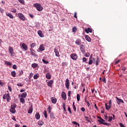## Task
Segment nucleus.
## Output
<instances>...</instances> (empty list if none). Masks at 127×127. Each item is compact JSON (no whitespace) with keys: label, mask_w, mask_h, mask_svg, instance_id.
Returning <instances> with one entry per match:
<instances>
[{"label":"nucleus","mask_w":127,"mask_h":127,"mask_svg":"<svg viewBox=\"0 0 127 127\" xmlns=\"http://www.w3.org/2000/svg\"><path fill=\"white\" fill-rule=\"evenodd\" d=\"M92 55V60L93 61V62L94 64H95L96 66H98L99 65V62H100V60H99V57L97 56H93V55Z\"/></svg>","instance_id":"obj_1"},{"label":"nucleus","mask_w":127,"mask_h":127,"mask_svg":"<svg viewBox=\"0 0 127 127\" xmlns=\"http://www.w3.org/2000/svg\"><path fill=\"white\" fill-rule=\"evenodd\" d=\"M16 108V104L13 103L10 105V109H9L10 113L12 114H15L16 113V110H15Z\"/></svg>","instance_id":"obj_2"},{"label":"nucleus","mask_w":127,"mask_h":127,"mask_svg":"<svg viewBox=\"0 0 127 127\" xmlns=\"http://www.w3.org/2000/svg\"><path fill=\"white\" fill-rule=\"evenodd\" d=\"M34 6H35V7H36L38 11H42V9H43V7L41 6V5L39 3L34 4Z\"/></svg>","instance_id":"obj_3"},{"label":"nucleus","mask_w":127,"mask_h":127,"mask_svg":"<svg viewBox=\"0 0 127 127\" xmlns=\"http://www.w3.org/2000/svg\"><path fill=\"white\" fill-rule=\"evenodd\" d=\"M9 53L11 55V56H14L15 55V53L13 52V48L9 46L8 47Z\"/></svg>","instance_id":"obj_4"},{"label":"nucleus","mask_w":127,"mask_h":127,"mask_svg":"<svg viewBox=\"0 0 127 127\" xmlns=\"http://www.w3.org/2000/svg\"><path fill=\"white\" fill-rule=\"evenodd\" d=\"M18 16L20 18V19L22 20L23 21H24L25 20V16H24V15L21 13H18Z\"/></svg>","instance_id":"obj_5"},{"label":"nucleus","mask_w":127,"mask_h":127,"mask_svg":"<svg viewBox=\"0 0 127 127\" xmlns=\"http://www.w3.org/2000/svg\"><path fill=\"white\" fill-rule=\"evenodd\" d=\"M45 49L44 48V45L41 44L39 49L37 50L38 52H41L42 51H44Z\"/></svg>","instance_id":"obj_6"},{"label":"nucleus","mask_w":127,"mask_h":127,"mask_svg":"<svg viewBox=\"0 0 127 127\" xmlns=\"http://www.w3.org/2000/svg\"><path fill=\"white\" fill-rule=\"evenodd\" d=\"M85 49H86V47L85 46V45H80V50L81 51L82 53H83V54H85Z\"/></svg>","instance_id":"obj_7"},{"label":"nucleus","mask_w":127,"mask_h":127,"mask_svg":"<svg viewBox=\"0 0 127 127\" xmlns=\"http://www.w3.org/2000/svg\"><path fill=\"white\" fill-rule=\"evenodd\" d=\"M65 86L67 90H69V86H70V82H69V79L67 78L65 80Z\"/></svg>","instance_id":"obj_8"},{"label":"nucleus","mask_w":127,"mask_h":127,"mask_svg":"<svg viewBox=\"0 0 127 127\" xmlns=\"http://www.w3.org/2000/svg\"><path fill=\"white\" fill-rule=\"evenodd\" d=\"M70 57L72 60H76L78 58V56H77V54L73 53L70 55Z\"/></svg>","instance_id":"obj_9"},{"label":"nucleus","mask_w":127,"mask_h":127,"mask_svg":"<svg viewBox=\"0 0 127 127\" xmlns=\"http://www.w3.org/2000/svg\"><path fill=\"white\" fill-rule=\"evenodd\" d=\"M62 98H63L64 101H66V100L67 99V96L66 95V93H65L64 92H63L62 93Z\"/></svg>","instance_id":"obj_10"},{"label":"nucleus","mask_w":127,"mask_h":127,"mask_svg":"<svg viewBox=\"0 0 127 127\" xmlns=\"http://www.w3.org/2000/svg\"><path fill=\"white\" fill-rule=\"evenodd\" d=\"M116 99L117 101H118V102L117 101V103L118 105H121V103H123V104H125V102H124V100H123L122 99H120L117 97H116Z\"/></svg>","instance_id":"obj_11"},{"label":"nucleus","mask_w":127,"mask_h":127,"mask_svg":"<svg viewBox=\"0 0 127 127\" xmlns=\"http://www.w3.org/2000/svg\"><path fill=\"white\" fill-rule=\"evenodd\" d=\"M75 44H76V45H81V44H82V41H81V39H77L75 42Z\"/></svg>","instance_id":"obj_12"},{"label":"nucleus","mask_w":127,"mask_h":127,"mask_svg":"<svg viewBox=\"0 0 127 127\" xmlns=\"http://www.w3.org/2000/svg\"><path fill=\"white\" fill-rule=\"evenodd\" d=\"M53 83H54L53 80H51L47 83V85L49 86V87L52 88V84H53Z\"/></svg>","instance_id":"obj_13"},{"label":"nucleus","mask_w":127,"mask_h":127,"mask_svg":"<svg viewBox=\"0 0 127 127\" xmlns=\"http://www.w3.org/2000/svg\"><path fill=\"white\" fill-rule=\"evenodd\" d=\"M54 52L55 53V56L57 57H60V55H59V52H58V50L57 49H54Z\"/></svg>","instance_id":"obj_14"},{"label":"nucleus","mask_w":127,"mask_h":127,"mask_svg":"<svg viewBox=\"0 0 127 127\" xmlns=\"http://www.w3.org/2000/svg\"><path fill=\"white\" fill-rule=\"evenodd\" d=\"M94 62H93V60H92V55H90L89 58V61L88 62V65H92Z\"/></svg>","instance_id":"obj_15"},{"label":"nucleus","mask_w":127,"mask_h":127,"mask_svg":"<svg viewBox=\"0 0 127 127\" xmlns=\"http://www.w3.org/2000/svg\"><path fill=\"white\" fill-rule=\"evenodd\" d=\"M6 99L7 102H9L10 101V95H9V93L6 94Z\"/></svg>","instance_id":"obj_16"},{"label":"nucleus","mask_w":127,"mask_h":127,"mask_svg":"<svg viewBox=\"0 0 127 127\" xmlns=\"http://www.w3.org/2000/svg\"><path fill=\"white\" fill-rule=\"evenodd\" d=\"M51 101L53 104H56V102H57V99L55 97H52L51 98Z\"/></svg>","instance_id":"obj_17"},{"label":"nucleus","mask_w":127,"mask_h":127,"mask_svg":"<svg viewBox=\"0 0 127 127\" xmlns=\"http://www.w3.org/2000/svg\"><path fill=\"white\" fill-rule=\"evenodd\" d=\"M85 32H92L93 30H92V29H91V28L88 27L85 29Z\"/></svg>","instance_id":"obj_18"},{"label":"nucleus","mask_w":127,"mask_h":127,"mask_svg":"<svg viewBox=\"0 0 127 127\" xmlns=\"http://www.w3.org/2000/svg\"><path fill=\"white\" fill-rule=\"evenodd\" d=\"M35 118L36 120H39L40 119V114H39V113L37 112L36 113Z\"/></svg>","instance_id":"obj_19"},{"label":"nucleus","mask_w":127,"mask_h":127,"mask_svg":"<svg viewBox=\"0 0 127 127\" xmlns=\"http://www.w3.org/2000/svg\"><path fill=\"white\" fill-rule=\"evenodd\" d=\"M105 107L107 111H109V110H110L112 108V106L111 105H108V104L107 103H105Z\"/></svg>","instance_id":"obj_20"},{"label":"nucleus","mask_w":127,"mask_h":127,"mask_svg":"<svg viewBox=\"0 0 127 127\" xmlns=\"http://www.w3.org/2000/svg\"><path fill=\"white\" fill-rule=\"evenodd\" d=\"M22 47L23 49H24L25 50H27V46L26 45V44L23 43L22 44Z\"/></svg>","instance_id":"obj_21"},{"label":"nucleus","mask_w":127,"mask_h":127,"mask_svg":"<svg viewBox=\"0 0 127 127\" xmlns=\"http://www.w3.org/2000/svg\"><path fill=\"white\" fill-rule=\"evenodd\" d=\"M98 122H99V123H100V124L104 125L105 121V120L103 119V118H101L100 120H98Z\"/></svg>","instance_id":"obj_22"},{"label":"nucleus","mask_w":127,"mask_h":127,"mask_svg":"<svg viewBox=\"0 0 127 127\" xmlns=\"http://www.w3.org/2000/svg\"><path fill=\"white\" fill-rule=\"evenodd\" d=\"M46 77L48 80H50V79H51V75L49 73H47L46 74Z\"/></svg>","instance_id":"obj_23"},{"label":"nucleus","mask_w":127,"mask_h":127,"mask_svg":"<svg viewBox=\"0 0 127 127\" xmlns=\"http://www.w3.org/2000/svg\"><path fill=\"white\" fill-rule=\"evenodd\" d=\"M27 96V93L26 92H24L21 94L22 98H26V96Z\"/></svg>","instance_id":"obj_24"},{"label":"nucleus","mask_w":127,"mask_h":127,"mask_svg":"<svg viewBox=\"0 0 127 127\" xmlns=\"http://www.w3.org/2000/svg\"><path fill=\"white\" fill-rule=\"evenodd\" d=\"M85 39L87 40V41H88V42H91V38H90V37L88 36H86Z\"/></svg>","instance_id":"obj_25"},{"label":"nucleus","mask_w":127,"mask_h":127,"mask_svg":"<svg viewBox=\"0 0 127 127\" xmlns=\"http://www.w3.org/2000/svg\"><path fill=\"white\" fill-rule=\"evenodd\" d=\"M20 102H21V103H22V104H24V103H25V99H24V98L21 97L20 98Z\"/></svg>","instance_id":"obj_26"},{"label":"nucleus","mask_w":127,"mask_h":127,"mask_svg":"<svg viewBox=\"0 0 127 127\" xmlns=\"http://www.w3.org/2000/svg\"><path fill=\"white\" fill-rule=\"evenodd\" d=\"M66 103H65L64 102L63 103V108L64 109V112H66Z\"/></svg>","instance_id":"obj_27"},{"label":"nucleus","mask_w":127,"mask_h":127,"mask_svg":"<svg viewBox=\"0 0 127 127\" xmlns=\"http://www.w3.org/2000/svg\"><path fill=\"white\" fill-rule=\"evenodd\" d=\"M33 111V108L32 107H31L28 111V114H32V112Z\"/></svg>","instance_id":"obj_28"},{"label":"nucleus","mask_w":127,"mask_h":127,"mask_svg":"<svg viewBox=\"0 0 127 127\" xmlns=\"http://www.w3.org/2000/svg\"><path fill=\"white\" fill-rule=\"evenodd\" d=\"M38 124L39 126H43V125H44V122H43V121H40L38 122Z\"/></svg>","instance_id":"obj_29"},{"label":"nucleus","mask_w":127,"mask_h":127,"mask_svg":"<svg viewBox=\"0 0 127 127\" xmlns=\"http://www.w3.org/2000/svg\"><path fill=\"white\" fill-rule=\"evenodd\" d=\"M31 55L32 56H34V57H37L38 55L35 53V52H31Z\"/></svg>","instance_id":"obj_30"},{"label":"nucleus","mask_w":127,"mask_h":127,"mask_svg":"<svg viewBox=\"0 0 127 127\" xmlns=\"http://www.w3.org/2000/svg\"><path fill=\"white\" fill-rule=\"evenodd\" d=\"M50 117L52 120H54V119H55V116L53 113L50 114Z\"/></svg>","instance_id":"obj_31"},{"label":"nucleus","mask_w":127,"mask_h":127,"mask_svg":"<svg viewBox=\"0 0 127 127\" xmlns=\"http://www.w3.org/2000/svg\"><path fill=\"white\" fill-rule=\"evenodd\" d=\"M38 34L40 37H44V35L42 32H38Z\"/></svg>","instance_id":"obj_32"},{"label":"nucleus","mask_w":127,"mask_h":127,"mask_svg":"<svg viewBox=\"0 0 127 127\" xmlns=\"http://www.w3.org/2000/svg\"><path fill=\"white\" fill-rule=\"evenodd\" d=\"M6 15H7V16H9V17H10V18H13V15H11V14L8 13H6Z\"/></svg>","instance_id":"obj_33"},{"label":"nucleus","mask_w":127,"mask_h":127,"mask_svg":"<svg viewBox=\"0 0 127 127\" xmlns=\"http://www.w3.org/2000/svg\"><path fill=\"white\" fill-rule=\"evenodd\" d=\"M72 108H73V110H74V112H76V106H75V102H73V104H72Z\"/></svg>","instance_id":"obj_34"},{"label":"nucleus","mask_w":127,"mask_h":127,"mask_svg":"<svg viewBox=\"0 0 127 127\" xmlns=\"http://www.w3.org/2000/svg\"><path fill=\"white\" fill-rule=\"evenodd\" d=\"M11 74L12 77H15V75H16V73H15V71H12L11 72Z\"/></svg>","instance_id":"obj_35"},{"label":"nucleus","mask_w":127,"mask_h":127,"mask_svg":"<svg viewBox=\"0 0 127 127\" xmlns=\"http://www.w3.org/2000/svg\"><path fill=\"white\" fill-rule=\"evenodd\" d=\"M38 66V64H32V67L33 68H36Z\"/></svg>","instance_id":"obj_36"},{"label":"nucleus","mask_w":127,"mask_h":127,"mask_svg":"<svg viewBox=\"0 0 127 127\" xmlns=\"http://www.w3.org/2000/svg\"><path fill=\"white\" fill-rule=\"evenodd\" d=\"M44 117H45V118L46 119H47L48 116H47V112H46V110H45V111H44Z\"/></svg>","instance_id":"obj_37"},{"label":"nucleus","mask_w":127,"mask_h":127,"mask_svg":"<svg viewBox=\"0 0 127 127\" xmlns=\"http://www.w3.org/2000/svg\"><path fill=\"white\" fill-rule=\"evenodd\" d=\"M36 45V44H35V43H32V44H31L30 47H31V48H34V47H35Z\"/></svg>","instance_id":"obj_38"},{"label":"nucleus","mask_w":127,"mask_h":127,"mask_svg":"<svg viewBox=\"0 0 127 127\" xmlns=\"http://www.w3.org/2000/svg\"><path fill=\"white\" fill-rule=\"evenodd\" d=\"M42 61H43V63H44V64H48L49 63V62L46 61L44 59H43Z\"/></svg>","instance_id":"obj_39"},{"label":"nucleus","mask_w":127,"mask_h":127,"mask_svg":"<svg viewBox=\"0 0 127 127\" xmlns=\"http://www.w3.org/2000/svg\"><path fill=\"white\" fill-rule=\"evenodd\" d=\"M72 123L73 125H76L77 126H78V127H80V124H79V123L76 122L75 121H73Z\"/></svg>","instance_id":"obj_40"},{"label":"nucleus","mask_w":127,"mask_h":127,"mask_svg":"<svg viewBox=\"0 0 127 127\" xmlns=\"http://www.w3.org/2000/svg\"><path fill=\"white\" fill-rule=\"evenodd\" d=\"M80 94H77V96H76V99L77 100V101L79 102V101H80Z\"/></svg>","instance_id":"obj_41"},{"label":"nucleus","mask_w":127,"mask_h":127,"mask_svg":"<svg viewBox=\"0 0 127 127\" xmlns=\"http://www.w3.org/2000/svg\"><path fill=\"white\" fill-rule=\"evenodd\" d=\"M76 31H77V27H73L72 28V32H76Z\"/></svg>","instance_id":"obj_42"},{"label":"nucleus","mask_w":127,"mask_h":127,"mask_svg":"<svg viewBox=\"0 0 127 127\" xmlns=\"http://www.w3.org/2000/svg\"><path fill=\"white\" fill-rule=\"evenodd\" d=\"M51 107L49 106L48 108V113L49 114H50V113H51Z\"/></svg>","instance_id":"obj_43"},{"label":"nucleus","mask_w":127,"mask_h":127,"mask_svg":"<svg viewBox=\"0 0 127 127\" xmlns=\"http://www.w3.org/2000/svg\"><path fill=\"white\" fill-rule=\"evenodd\" d=\"M20 3H22V4H24V0H18Z\"/></svg>","instance_id":"obj_44"},{"label":"nucleus","mask_w":127,"mask_h":127,"mask_svg":"<svg viewBox=\"0 0 127 127\" xmlns=\"http://www.w3.org/2000/svg\"><path fill=\"white\" fill-rule=\"evenodd\" d=\"M34 79H35V80H37V79H38V75H37V74H35L34 75Z\"/></svg>","instance_id":"obj_45"},{"label":"nucleus","mask_w":127,"mask_h":127,"mask_svg":"<svg viewBox=\"0 0 127 127\" xmlns=\"http://www.w3.org/2000/svg\"><path fill=\"white\" fill-rule=\"evenodd\" d=\"M8 89L10 92H12V89L11 88V87L10 86H8Z\"/></svg>","instance_id":"obj_46"},{"label":"nucleus","mask_w":127,"mask_h":127,"mask_svg":"<svg viewBox=\"0 0 127 127\" xmlns=\"http://www.w3.org/2000/svg\"><path fill=\"white\" fill-rule=\"evenodd\" d=\"M108 119H109L108 122H112V120H113V117H109Z\"/></svg>","instance_id":"obj_47"},{"label":"nucleus","mask_w":127,"mask_h":127,"mask_svg":"<svg viewBox=\"0 0 127 127\" xmlns=\"http://www.w3.org/2000/svg\"><path fill=\"white\" fill-rule=\"evenodd\" d=\"M33 76V73L32 72H31L29 74V79H30L31 78H32Z\"/></svg>","instance_id":"obj_48"},{"label":"nucleus","mask_w":127,"mask_h":127,"mask_svg":"<svg viewBox=\"0 0 127 127\" xmlns=\"http://www.w3.org/2000/svg\"><path fill=\"white\" fill-rule=\"evenodd\" d=\"M23 74V71H21L19 72V74H18V76H21V75H22Z\"/></svg>","instance_id":"obj_49"},{"label":"nucleus","mask_w":127,"mask_h":127,"mask_svg":"<svg viewBox=\"0 0 127 127\" xmlns=\"http://www.w3.org/2000/svg\"><path fill=\"white\" fill-rule=\"evenodd\" d=\"M67 63H66V62H63V63H62V66H67Z\"/></svg>","instance_id":"obj_50"},{"label":"nucleus","mask_w":127,"mask_h":127,"mask_svg":"<svg viewBox=\"0 0 127 127\" xmlns=\"http://www.w3.org/2000/svg\"><path fill=\"white\" fill-rule=\"evenodd\" d=\"M11 12H13V13H15L16 12V9H12Z\"/></svg>","instance_id":"obj_51"},{"label":"nucleus","mask_w":127,"mask_h":127,"mask_svg":"<svg viewBox=\"0 0 127 127\" xmlns=\"http://www.w3.org/2000/svg\"><path fill=\"white\" fill-rule=\"evenodd\" d=\"M84 56L85 57H89L90 56V54L89 53H87L85 54Z\"/></svg>","instance_id":"obj_52"},{"label":"nucleus","mask_w":127,"mask_h":127,"mask_svg":"<svg viewBox=\"0 0 127 127\" xmlns=\"http://www.w3.org/2000/svg\"><path fill=\"white\" fill-rule=\"evenodd\" d=\"M103 81L104 83H105V84L107 83V81H106V77L105 76L103 77Z\"/></svg>","instance_id":"obj_53"},{"label":"nucleus","mask_w":127,"mask_h":127,"mask_svg":"<svg viewBox=\"0 0 127 127\" xmlns=\"http://www.w3.org/2000/svg\"><path fill=\"white\" fill-rule=\"evenodd\" d=\"M82 61L83 62H87V59L86 58H83Z\"/></svg>","instance_id":"obj_54"},{"label":"nucleus","mask_w":127,"mask_h":127,"mask_svg":"<svg viewBox=\"0 0 127 127\" xmlns=\"http://www.w3.org/2000/svg\"><path fill=\"white\" fill-rule=\"evenodd\" d=\"M68 111L70 114H72V111H71V108H70V107H68Z\"/></svg>","instance_id":"obj_55"},{"label":"nucleus","mask_w":127,"mask_h":127,"mask_svg":"<svg viewBox=\"0 0 127 127\" xmlns=\"http://www.w3.org/2000/svg\"><path fill=\"white\" fill-rule=\"evenodd\" d=\"M103 125H105V126H111V124L108 123H103Z\"/></svg>","instance_id":"obj_56"},{"label":"nucleus","mask_w":127,"mask_h":127,"mask_svg":"<svg viewBox=\"0 0 127 127\" xmlns=\"http://www.w3.org/2000/svg\"><path fill=\"white\" fill-rule=\"evenodd\" d=\"M68 97H69V98H70V97H71V91H69L68 92Z\"/></svg>","instance_id":"obj_57"},{"label":"nucleus","mask_w":127,"mask_h":127,"mask_svg":"<svg viewBox=\"0 0 127 127\" xmlns=\"http://www.w3.org/2000/svg\"><path fill=\"white\" fill-rule=\"evenodd\" d=\"M17 86L18 87H22V84L21 83H18L17 84Z\"/></svg>","instance_id":"obj_58"},{"label":"nucleus","mask_w":127,"mask_h":127,"mask_svg":"<svg viewBox=\"0 0 127 127\" xmlns=\"http://www.w3.org/2000/svg\"><path fill=\"white\" fill-rule=\"evenodd\" d=\"M12 68H13V69H15L17 68V66H16V65L15 64H13V66H12Z\"/></svg>","instance_id":"obj_59"},{"label":"nucleus","mask_w":127,"mask_h":127,"mask_svg":"<svg viewBox=\"0 0 127 127\" xmlns=\"http://www.w3.org/2000/svg\"><path fill=\"white\" fill-rule=\"evenodd\" d=\"M119 125H120V127H126L125 126V125H124V124H123V123H120L119 124Z\"/></svg>","instance_id":"obj_60"},{"label":"nucleus","mask_w":127,"mask_h":127,"mask_svg":"<svg viewBox=\"0 0 127 127\" xmlns=\"http://www.w3.org/2000/svg\"><path fill=\"white\" fill-rule=\"evenodd\" d=\"M3 100H5L6 99V94H4L2 97Z\"/></svg>","instance_id":"obj_61"},{"label":"nucleus","mask_w":127,"mask_h":127,"mask_svg":"<svg viewBox=\"0 0 127 127\" xmlns=\"http://www.w3.org/2000/svg\"><path fill=\"white\" fill-rule=\"evenodd\" d=\"M109 106H112V100H110L109 101Z\"/></svg>","instance_id":"obj_62"},{"label":"nucleus","mask_w":127,"mask_h":127,"mask_svg":"<svg viewBox=\"0 0 127 127\" xmlns=\"http://www.w3.org/2000/svg\"><path fill=\"white\" fill-rule=\"evenodd\" d=\"M81 111H82V112H85V111H86V109H85V108L82 107L81 108Z\"/></svg>","instance_id":"obj_63"},{"label":"nucleus","mask_w":127,"mask_h":127,"mask_svg":"<svg viewBox=\"0 0 127 127\" xmlns=\"http://www.w3.org/2000/svg\"><path fill=\"white\" fill-rule=\"evenodd\" d=\"M74 17H75V18H77V12H74Z\"/></svg>","instance_id":"obj_64"}]
</instances>
